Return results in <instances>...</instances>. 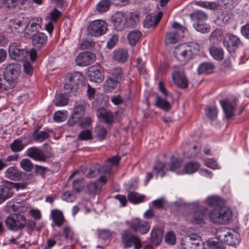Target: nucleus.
<instances>
[{
  "instance_id": "f257e3e1",
  "label": "nucleus",
  "mask_w": 249,
  "mask_h": 249,
  "mask_svg": "<svg viewBox=\"0 0 249 249\" xmlns=\"http://www.w3.org/2000/svg\"><path fill=\"white\" fill-rule=\"evenodd\" d=\"M199 49V45L195 42L181 44L175 48L174 55L178 61L185 63L192 58Z\"/></svg>"
},
{
  "instance_id": "f03ea898",
  "label": "nucleus",
  "mask_w": 249,
  "mask_h": 249,
  "mask_svg": "<svg viewBox=\"0 0 249 249\" xmlns=\"http://www.w3.org/2000/svg\"><path fill=\"white\" fill-rule=\"evenodd\" d=\"M84 76L81 72L74 71L67 74L64 89L70 96L75 95L80 86H82L84 81Z\"/></svg>"
},
{
  "instance_id": "7ed1b4c3",
  "label": "nucleus",
  "mask_w": 249,
  "mask_h": 249,
  "mask_svg": "<svg viewBox=\"0 0 249 249\" xmlns=\"http://www.w3.org/2000/svg\"><path fill=\"white\" fill-rule=\"evenodd\" d=\"M210 220L214 223L224 224L228 223L232 217L230 209L226 207H217L209 214Z\"/></svg>"
},
{
  "instance_id": "20e7f679",
  "label": "nucleus",
  "mask_w": 249,
  "mask_h": 249,
  "mask_svg": "<svg viewBox=\"0 0 249 249\" xmlns=\"http://www.w3.org/2000/svg\"><path fill=\"white\" fill-rule=\"evenodd\" d=\"M26 224L25 216L20 213L11 214L5 220V224L7 228L13 231H21L25 227Z\"/></svg>"
},
{
  "instance_id": "39448f33",
  "label": "nucleus",
  "mask_w": 249,
  "mask_h": 249,
  "mask_svg": "<svg viewBox=\"0 0 249 249\" xmlns=\"http://www.w3.org/2000/svg\"><path fill=\"white\" fill-rule=\"evenodd\" d=\"M121 244L124 249L134 247V249H141L142 247L140 238L133 234L128 229H125L121 233Z\"/></svg>"
},
{
  "instance_id": "423d86ee",
  "label": "nucleus",
  "mask_w": 249,
  "mask_h": 249,
  "mask_svg": "<svg viewBox=\"0 0 249 249\" xmlns=\"http://www.w3.org/2000/svg\"><path fill=\"white\" fill-rule=\"evenodd\" d=\"M111 167L110 166L104 165L100 167L97 163H91L87 165L81 166V171L87 178H92L97 176L99 173H104L109 176Z\"/></svg>"
},
{
  "instance_id": "0eeeda50",
  "label": "nucleus",
  "mask_w": 249,
  "mask_h": 249,
  "mask_svg": "<svg viewBox=\"0 0 249 249\" xmlns=\"http://www.w3.org/2000/svg\"><path fill=\"white\" fill-rule=\"evenodd\" d=\"M24 185L8 181H3L0 185V204L12 197L14 195V189L24 188Z\"/></svg>"
},
{
  "instance_id": "6e6552de",
  "label": "nucleus",
  "mask_w": 249,
  "mask_h": 249,
  "mask_svg": "<svg viewBox=\"0 0 249 249\" xmlns=\"http://www.w3.org/2000/svg\"><path fill=\"white\" fill-rule=\"evenodd\" d=\"M29 51L17 43H13L9 47V56L16 61H24L28 56Z\"/></svg>"
},
{
  "instance_id": "1a4fd4ad",
  "label": "nucleus",
  "mask_w": 249,
  "mask_h": 249,
  "mask_svg": "<svg viewBox=\"0 0 249 249\" xmlns=\"http://www.w3.org/2000/svg\"><path fill=\"white\" fill-rule=\"evenodd\" d=\"M172 27L175 30L166 34L165 41L166 44L176 43L182 36L183 33L186 30L185 27L176 22L173 23Z\"/></svg>"
},
{
  "instance_id": "9d476101",
  "label": "nucleus",
  "mask_w": 249,
  "mask_h": 249,
  "mask_svg": "<svg viewBox=\"0 0 249 249\" xmlns=\"http://www.w3.org/2000/svg\"><path fill=\"white\" fill-rule=\"evenodd\" d=\"M89 34L92 36H99L107 31V23L102 20H95L90 22L88 27Z\"/></svg>"
},
{
  "instance_id": "9b49d317",
  "label": "nucleus",
  "mask_w": 249,
  "mask_h": 249,
  "mask_svg": "<svg viewBox=\"0 0 249 249\" xmlns=\"http://www.w3.org/2000/svg\"><path fill=\"white\" fill-rule=\"evenodd\" d=\"M42 20L40 18H34L31 20L28 25L26 24L24 36L26 38L31 39L36 35L41 28Z\"/></svg>"
},
{
  "instance_id": "f8f14e48",
  "label": "nucleus",
  "mask_w": 249,
  "mask_h": 249,
  "mask_svg": "<svg viewBox=\"0 0 249 249\" xmlns=\"http://www.w3.org/2000/svg\"><path fill=\"white\" fill-rule=\"evenodd\" d=\"M130 227L135 232L142 234L147 233L150 229L148 221L138 218H133L130 221Z\"/></svg>"
},
{
  "instance_id": "ddd939ff",
  "label": "nucleus",
  "mask_w": 249,
  "mask_h": 249,
  "mask_svg": "<svg viewBox=\"0 0 249 249\" xmlns=\"http://www.w3.org/2000/svg\"><path fill=\"white\" fill-rule=\"evenodd\" d=\"M20 71V66L17 63L9 64L5 69L4 79L9 83H14L18 77Z\"/></svg>"
},
{
  "instance_id": "4468645a",
  "label": "nucleus",
  "mask_w": 249,
  "mask_h": 249,
  "mask_svg": "<svg viewBox=\"0 0 249 249\" xmlns=\"http://www.w3.org/2000/svg\"><path fill=\"white\" fill-rule=\"evenodd\" d=\"M87 75L90 81L96 83H101L104 79L103 69L99 65L89 67Z\"/></svg>"
},
{
  "instance_id": "2eb2a0df",
  "label": "nucleus",
  "mask_w": 249,
  "mask_h": 249,
  "mask_svg": "<svg viewBox=\"0 0 249 249\" xmlns=\"http://www.w3.org/2000/svg\"><path fill=\"white\" fill-rule=\"evenodd\" d=\"M85 107L81 103H76L73 109V113L68 121V124L70 126H72L80 119L83 118L85 113Z\"/></svg>"
},
{
  "instance_id": "dca6fc26",
  "label": "nucleus",
  "mask_w": 249,
  "mask_h": 249,
  "mask_svg": "<svg viewBox=\"0 0 249 249\" xmlns=\"http://www.w3.org/2000/svg\"><path fill=\"white\" fill-rule=\"evenodd\" d=\"M236 101V98H234L232 100L227 99L220 101L226 119H230L234 116V111L237 105Z\"/></svg>"
},
{
  "instance_id": "f3484780",
  "label": "nucleus",
  "mask_w": 249,
  "mask_h": 249,
  "mask_svg": "<svg viewBox=\"0 0 249 249\" xmlns=\"http://www.w3.org/2000/svg\"><path fill=\"white\" fill-rule=\"evenodd\" d=\"M95 60V55L94 53L90 52H84L77 56L75 62L78 66H86L90 65L94 62Z\"/></svg>"
},
{
  "instance_id": "a211bd4d",
  "label": "nucleus",
  "mask_w": 249,
  "mask_h": 249,
  "mask_svg": "<svg viewBox=\"0 0 249 249\" xmlns=\"http://www.w3.org/2000/svg\"><path fill=\"white\" fill-rule=\"evenodd\" d=\"M108 177L106 175L102 176L97 182L89 183L87 186L89 193L94 195L99 192L102 185L107 183Z\"/></svg>"
},
{
  "instance_id": "6ab92c4d",
  "label": "nucleus",
  "mask_w": 249,
  "mask_h": 249,
  "mask_svg": "<svg viewBox=\"0 0 249 249\" xmlns=\"http://www.w3.org/2000/svg\"><path fill=\"white\" fill-rule=\"evenodd\" d=\"M113 26L117 31H121L125 27L124 14L123 12H117L111 17Z\"/></svg>"
},
{
  "instance_id": "aec40b11",
  "label": "nucleus",
  "mask_w": 249,
  "mask_h": 249,
  "mask_svg": "<svg viewBox=\"0 0 249 249\" xmlns=\"http://www.w3.org/2000/svg\"><path fill=\"white\" fill-rule=\"evenodd\" d=\"M27 155L38 161H45L47 159V156L40 149L33 147L29 148L27 151Z\"/></svg>"
},
{
  "instance_id": "412c9836",
  "label": "nucleus",
  "mask_w": 249,
  "mask_h": 249,
  "mask_svg": "<svg viewBox=\"0 0 249 249\" xmlns=\"http://www.w3.org/2000/svg\"><path fill=\"white\" fill-rule=\"evenodd\" d=\"M227 36L229 38L230 43L225 39L223 40V45L226 47L229 52H231V46L233 48V50L237 49L241 42L240 38L232 34H228Z\"/></svg>"
},
{
  "instance_id": "4be33fe9",
  "label": "nucleus",
  "mask_w": 249,
  "mask_h": 249,
  "mask_svg": "<svg viewBox=\"0 0 249 249\" xmlns=\"http://www.w3.org/2000/svg\"><path fill=\"white\" fill-rule=\"evenodd\" d=\"M161 17V13H159L158 15H155L154 16L151 15L146 16L143 22L144 27L147 29L154 28L160 21Z\"/></svg>"
},
{
  "instance_id": "5701e85b",
  "label": "nucleus",
  "mask_w": 249,
  "mask_h": 249,
  "mask_svg": "<svg viewBox=\"0 0 249 249\" xmlns=\"http://www.w3.org/2000/svg\"><path fill=\"white\" fill-rule=\"evenodd\" d=\"M173 80L176 85L182 89L188 87V80L183 73L176 72L172 75Z\"/></svg>"
},
{
  "instance_id": "b1692460",
  "label": "nucleus",
  "mask_w": 249,
  "mask_h": 249,
  "mask_svg": "<svg viewBox=\"0 0 249 249\" xmlns=\"http://www.w3.org/2000/svg\"><path fill=\"white\" fill-rule=\"evenodd\" d=\"M33 45L37 49H41L47 43V36L42 33H38L32 38Z\"/></svg>"
},
{
  "instance_id": "393cba45",
  "label": "nucleus",
  "mask_w": 249,
  "mask_h": 249,
  "mask_svg": "<svg viewBox=\"0 0 249 249\" xmlns=\"http://www.w3.org/2000/svg\"><path fill=\"white\" fill-rule=\"evenodd\" d=\"M208 214V210L203 208L196 211L194 214L193 222L196 224H202Z\"/></svg>"
},
{
  "instance_id": "a878e982",
  "label": "nucleus",
  "mask_w": 249,
  "mask_h": 249,
  "mask_svg": "<svg viewBox=\"0 0 249 249\" xmlns=\"http://www.w3.org/2000/svg\"><path fill=\"white\" fill-rule=\"evenodd\" d=\"M163 235V231L159 228H153L151 232V242L156 246H158L161 243Z\"/></svg>"
},
{
  "instance_id": "bb28decb",
  "label": "nucleus",
  "mask_w": 249,
  "mask_h": 249,
  "mask_svg": "<svg viewBox=\"0 0 249 249\" xmlns=\"http://www.w3.org/2000/svg\"><path fill=\"white\" fill-rule=\"evenodd\" d=\"M97 116L100 119H103L105 123L108 124L113 122V115L110 112H107L105 108L101 107L99 109Z\"/></svg>"
},
{
  "instance_id": "cd10ccee",
  "label": "nucleus",
  "mask_w": 249,
  "mask_h": 249,
  "mask_svg": "<svg viewBox=\"0 0 249 249\" xmlns=\"http://www.w3.org/2000/svg\"><path fill=\"white\" fill-rule=\"evenodd\" d=\"M214 69L215 66L212 63L205 62L198 66L197 72L198 74L211 73Z\"/></svg>"
},
{
  "instance_id": "c85d7f7f",
  "label": "nucleus",
  "mask_w": 249,
  "mask_h": 249,
  "mask_svg": "<svg viewBox=\"0 0 249 249\" xmlns=\"http://www.w3.org/2000/svg\"><path fill=\"white\" fill-rule=\"evenodd\" d=\"M21 172L14 167L8 168L5 172V177L11 180H19L21 178Z\"/></svg>"
},
{
  "instance_id": "c756f323",
  "label": "nucleus",
  "mask_w": 249,
  "mask_h": 249,
  "mask_svg": "<svg viewBox=\"0 0 249 249\" xmlns=\"http://www.w3.org/2000/svg\"><path fill=\"white\" fill-rule=\"evenodd\" d=\"M139 21V15L135 13H131L125 18V27L133 28Z\"/></svg>"
},
{
  "instance_id": "7c9ffc66",
  "label": "nucleus",
  "mask_w": 249,
  "mask_h": 249,
  "mask_svg": "<svg viewBox=\"0 0 249 249\" xmlns=\"http://www.w3.org/2000/svg\"><path fill=\"white\" fill-rule=\"evenodd\" d=\"M209 52L213 57L217 60H221L224 58V51L222 48L214 46L209 48Z\"/></svg>"
},
{
  "instance_id": "2f4dec72",
  "label": "nucleus",
  "mask_w": 249,
  "mask_h": 249,
  "mask_svg": "<svg viewBox=\"0 0 249 249\" xmlns=\"http://www.w3.org/2000/svg\"><path fill=\"white\" fill-rule=\"evenodd\" d=\"M155 105L164 111H168L171 108V105L167 101L166 97L162 98L159 95L156 98Z\"/></svg>"
},
{
  "instance_id": "473e14b6",
  "label": "nucleus",
  "mask_w": 249,
  "mask_h": 249,
  "mask_svg": "<svg viewBox=\"0 0 249 249\" xmlns=\"http://www.w3.org/2000/svg\"><path fill=\"white\" fill-rule=\"evenodd\" d=\"M142 36V33L137 30H133L127 35V39L131 46H134L139 41Z\"/></svg>"
},
{
  "instance_id": "72a5a7b5",
  "label": "nucleus",
  "mask_w": 249,
  "mask_h": 249,
  "mask_svg": "<svg viewBox=\"0 0 249 249\" xmlns=\"http://www.w3.org/2000/svg\"><path fill=\"white\" fill-rule=\"evenodd\" d=\"M26 145V143H23L22 138H20L15 140L13 142L10 144V147L13 152H19L22 151Z\"/></svg>"
},
{
  "instance_id": "f704fd0d",
  "label": "nucleus",
  "mask_w": 249,
  "mask_h": 249,
  "mask_svg": "<svg viewBox=\"0 0 249 249\" xmlns=\"http://www.w3.org/2000/svg\"><path fill=\"white\" fill-rule=\"evenodd\" d=\"M223 32L218 29L214 30L210 36V42L213 44H218L223 39Z\"/></svg>"
},
{
  "instance_id": "c9c22d12",
  "label": "nucleus",
  "mask_w": 249,
  "mask_h": 249,
  "mask_svg": "<svg viewBox=\"0 0 249 249\" xmlns=\"http://www.w3.org/2000/svg\"><path fill=\"white\" fill-rule=\"evenodd\" d=\"M209 206H217L220 207L224 204V201L218 196H212L208 197L206 200Z\"/></svg>"
},
{
  "instance_id": "e433bc0d",
  "label": "nucleus",
  "mask_w": 249,
  "mask_h": 249,
  "mask_svg": "<svg viewBox=\"0 0 249 249\" xmlns=\"http://www.w3.org/2000/svg\"><path fill=\"white\" fill-rule=\"evenodd\" d=\"M127 57V52L124 49H120L114 52V59L119 63H124Z\"/></svg>"
},
{
  "instance_id": "4c0bfd02",
  "label": "nucleus",
  "mask_w": 249,
  "mask_h": 249,
  "mask_svg": "<svg viewBox=\"0 0 249 249\" xmlns=\"http://www.w3.org/2000/svg\"><path fill=\"white\" fill-rule=\"evenodd\" d=\"M190 16L194 20L196 21V23L203 22L207 18V15L200 10H196L191 14Z\"/></svg>"
},
{
  "instance_id": "58836bf2",
  "label": "nucleus",
  "mask_w": 249,
  "mask_h": 249,
  "mask_svg": "<svg viewBox=\"0 0 249 249\" xmlns=\"http://www.w3.org/2000/svg\"><path fill=\"white\" fill-rule=\"evenodd\" d=\"M52 216L53 222L59 227L63 224L64 221L62 213L59 210H53L52 212Z\"/></svg>"
},
{
  "instance_id": "ea45409f",
  "label": "nucleus",
  "mask_w": 249,
  "mask_h": 249,
  "mask_svg": "<svg viewBox=\"0 0 249 249\" xmlns=\"http://www.w3.org/2000/svg\"><path fill=\"white\" fill-rule=\"evenodd\" d=\"M50 135L48 133L45 131H39V128L35 130L33 133V138L36 142H42L47 139Z\"/></svg>"
},
{
  "instance_id": "a19ab883",
  "label": "nucleus",
  "mask_w": 249,
  "mask_h": 249,
  "mask_svg": "<svg viewBox=\"0 0 249 249\" xmlns=\"http://www.w3.org/2000/svg\"><path fill=\"white\" fill-rule=\"evenodd\" d=\"M238 236H239L236 233L233 234L229 231L228 235H227L225 241H224L223 243L230 246L239 244L240 241L237 237Z\"/></svg>"
},
{
  "instance_id": "79ce46f5",
  "label": "nucleus",
  "mask_w": 249,
  "mask_h": 249,
  "mask_svg": "<svg viewBox=\"0 0 249 249\" xmlns=\"http://www.w3.org/2000/svg\"><path fill=\"white\" fill-rule=\"evenodd\" d=\"M199 167L197 162L191 161L187 163L184 167V172L186 174H192L196 172Z\"/></svg>"
},
{
  "instance_id": "37998d69",
  "label": "nucleus",
  "mask_w": 249,
  "mask_h": 249,
  "mask_svg": "<svg viewBox=\"0 0 249 249\" xmlns=\"http://www.w3.org/2000/svg\"><path fill=\"white\" fill-rule=\"evenodd\" d=\"M120 82L117 80L109 77L104 84V89L107 91H111L116 87L118 83Z\"/></svg>"
},
{
  "instance_id": "c03bdc74",
  "label": "nucleus",
  "mask_w": 249,
  "mask_h": 249,
  "mask_svg": "<svg viewBox=\"0 0 249 249\" xmlns=\"http://www.w3.org/2000/svg\"><path fill=\"white\" fill-rule=\"evenodd\" d=\"M143 196H141L134 192H129L127 194L128 199L133 203H138L143 201Z\"/></svg>"
},
{
  "instance_id": "a18cd8bd",
  "label": "nucleus",
  "mask_w": 249,
  "mask_h": 249,
  "mask_svg": "<svg viewBox=\"0 0 249 249\" xmlns=\"http://www.w3.org/2000/svg\"><path fill=\"white\" fill-rule=\"evenodd\" d=\"M68 99L62 93L56 94L55 100L53 101L54 105L56 106H64L68 104Z\"/></svg>"
},
{
  "instance_id": "49530a36",
  "label": "nucleus",
  "mask_w": 249,
  "mask_h": 249,
  "mask_svg": "<svg viewBox=\"0 0 249 249\" xmlns=\"http://www.w3.org/2000/svg\"><path fill=\"white\" fill-rule=\"evenodd\" d=\"M85 183L83 178H79L73 180L72 188L77 193L82 191L85 187Z\"/></svg>"
},
{
  "instance_id": "de8ad7c7",
  "label": "nucleus",
  "mask_w": 249,
  "mask_h": 249,
  "mask_svg": "<svg viewBox=\"0 0 249 249\" xmlns=\"http://www.w3.org/2000/svg\"><path fill=\"white\" fill-rule=\"evenodd\" d=\"M229 230L226 228H218L215 232L216 237L219 242L223 243L225 241L227 235H228Z\"/></svg>"
},
{
  "instance_id": "09e8293b",
  "label": "nucleus",
  "mask_w": 249,
  "mask_h": 249,
  "mask_svg": "<svg viewBox=\"0 0 249 249\" xmlns=\"http://www.w3.org/2000/svg\"><path fill=\"white\" fill-rule=\"evenodd\" d=\"M110 6V2L108 0H102L96 5L97 11L101 13L107 11Z\"/></svg>"
},
{
  "instance_id": "8fccbe9b",
  "label": "nucleus",
  "mask_w": 249,
  "mask_h": 249,
  "mask_svg": "<svg viewBox=\"0 0 249 249\" xmlns=\"http://www.w3.org/2000/svg\"><path fill=\"white\" fill-rule=\"evenodd\" d=\"M205 114L209 119L214 120L217 118V108L214 106H208L205 109Z\"/></svg>"
},
{
  "instance_id": "3c124183",
  "label": "nucleus",
  "mask_w": 249,
  "mask_h": 249,
  "mask_svg": "<svg viewBox=\"0 0 249 249\" xmlns=\"http://www.w3.org/2000/svg\"><path fill=\"white\" fill-rule=\"evenodd\" d=\"M111 77L120 82L123 77V71L121 68L116 67L111 71Z\"/></svg>"
},
{
  "instance_id": "603ef678",
  "label": "nucleus",
  "mask_w": 249,
  "mask_h": 249,
  "mask_svg": "<svg viewBox=\"0 0 249 249\" xmlns=\"http://www.w3.org/2000/svg\"><path fill=\"white\" fill-rule=\"evenodd\" d=\"M12 30L18 33L22 32L25 29L26 24L21 20H15L11 25Z\"/></svg>"
},
{
  "instance_id": "864d4df0",
  "label": "nucleus",
  "mask_w": 249,
  "mask_h": 249,
  "mask_svg": "<svg viewBox=\"0 0 249 249\" xmlns=\"http://www.w3.org/2000/svg\"><path fill=\"white\" fill-rule=\"evenodd\" d=\"M194 26L196 31L203 34L208 33L211 30L210 27L208 24L204 23V22L195 23Z\"/></svg>"
},
{
  "instance_id": "5fc2aeb1",
  "label": "nucleus",
  "mask_w": 249,
  "mask_h": 249,
  "mask_svg": "<svg viewBox=\"0 0 249 249\" xmlns=\"http://www.w3.org/2000/svg\"><path fill=\"white\" fill-rule=\"evenodd\" d=\"M96 137L101 141L106 139L107 135V130L106 128L99 126L95 129Z\"/></svg>"
},
{
  "instance_id": "6e6d98bb",
  "label": "nucleus",
  "mask_w": 249,
  "mask_h": 249,
  "mask_svg": "<svg viewBox=\"0 0 249 249\" xmlns=\"http://www.w3.org/2000/svg\"><path fill=\"white\" fill-rule=\"evenodd\" d=\"M78 139L81 141L91 140L92 139V131L89 129L82 130L79 134Z\"/></svg>"
},
{
  "instance_id": "4d7b16f0",
  "label": "nucleus",
  "mask_w": 249,
  "mask_h": 249,
  "mask_svg": "<svg viewBox=\"0 0 249 249\" xmlns=\"http://www.w3.org/2000/svg\"><path fill=\"white\" fill-rule=\"evenodd\" d=\"M61 15V12L56 9H54L52 12H50L47 17L48 20L53 23H55Z\"/></svg>"
},
{
  "instance_id": "13d9d810",
  "label": "nucleus",
  "mask_w": 249,
  "mask_h": 249,
  "mask_svg": "<svg viewBox=\"0 0 249 249\" xmlns=\"http://www.w3.org/2000/svg\"><path fill=\"white\" fill-rule=\"evenodd\" d=\"M165 242L170 245H174L176 242V237L173 231L168 232L165 235Z\"/></svg>"
},
{
  "instance_id": "bf43d9fd",
  "label": "nucleus",
  "mask_w": 249,
  "mask_h": 249,
  "mask_svg": "<svg viewBox=\"0 0 249 249\" xmlns=\"http://www.w3.org/2000/svg\"><path fill=\"white\" fill-rule=\"evenodd\" d=\"M164 164L160 161H157L155 162L153 169L156 170L157 173L160 175L161 177H163L165 176V173L163 171V169L164 167Z\"/></svg>"
},
{
  "instance_id": "052dcab7",
  "label": "nucleus",
  "mask_w": 249,
  "mask_h": 249,
  "mask_svg": "<svg viewBox=\"0 0 249 249\" xmlns=\"http://www.w3.org/2000/svg\"><path fill=\"white\" fill-rule=\"evenodd\" d=\"M230 19V18L228 15L225 14L223 13L217 17L215 19V22L218 25L221 26L223 24L227 23Z\"/></svg>"
},
{
  "instance_id": "680f3d73",
  "label": "nucleus",
  "mask_w": 249,
  "mask_h": 249,
  "mask_svg": "<svg viewBox=\"0 0 249 249\" xmlns=\"http://www.w3.org/2000/svg\"><path fill=\"white\" fill-rule=\"evenodd\" d=\"M20 166L23 170L28 172L31 171L33 168V164L27 159H23L21 161Z\"/></svg>"
},
{
  "instance_id": "e2e57ef3",
  "label": "nucleus",
  "mask_w": 249,
  "mask_h": 249,
  "mask_svg": "<svg viewBox=\"0 0 249 249\" xmlns=\"http://www.w3.org/2000/svg\"><path fill=\"white\" fill-rule=\"evenodd\" d=\"M92 120L89 117H86L84 118L80 119L76 123L78 125L83 128L87 127L91 124Z\"/></svg>"
},
{
  "instance_id": "0e129e2a",
  "label": "nucleus",
  "mask_w": 249,
  "mask_h": 249,
  "mask_svg": "<svg viewBox=\"0 0 249 249\" xmlns=\"http://www.w3.org/2000/svg\"><path fill=\"white\" fill-rule=\"evenodd\" d=\"M67 119V115L61 111L56 112L53 115V119L56 122H61Z\"/></svg>"
},
{
  "instance_id": "69168bd1",
  "label": "nucleus",
  "mask_w": 249,
  "mask_h": 249,
  "mask_svg": "<svg viewBox=\"0 0 249 249\" xmlns=\"http://www.w3.org/2000/svg\"><path fill=\"white\" fill-rule=\"evenodd\" d=\"M137 67L139 73L141 74H144L146 72V69L145 68V63L142 61L141 58L137 59Z\"/></svg>"
},
{
  "instance_id": "338daca9",
  "label": "nucleus",
  "mask_w": 249,
  "mask_h": 249,
  "mask_svg": "<svg viewBox=\"0 0 249 249\" xmlns=\"http://www.w3.org/2000/svg\"><path fill=\"white\" fill-rule=\"evenodd\" d=\"M181 161L178 159L172 160L170 163L169 170L176 171L181 166Z\"/></svg>"
},
{
  "instance_id": "774afa93",
  "label": "nucleus",
  "mask_w": 249,
  "mask_h": 249,
  "mask_svg": "<svg viewBox=\"0 0 249 249\" xmlns=\"http://www.w3.org/2000/svg\"><path fill=\"white\" fill-rule=\"evenodd\" d=\"M62 199L67 202H72L75 199V196L71 191H67L63 195Z\"/></svg>"
}]
</instances>
